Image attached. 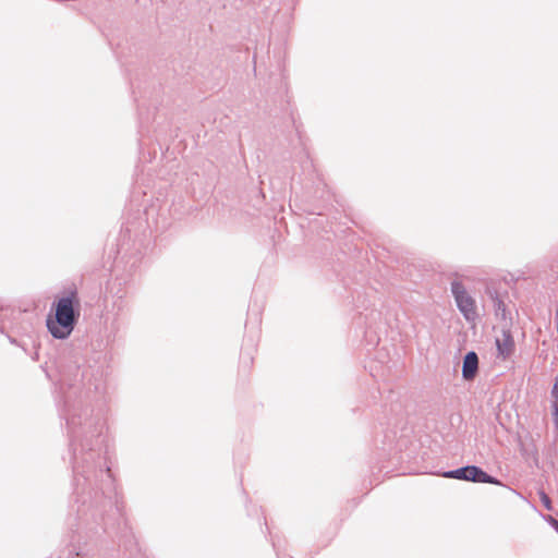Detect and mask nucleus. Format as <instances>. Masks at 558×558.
<instances>
[{
    "label": "nucleus",
    "mask_w": 558,
    "mask_h": 558,
    "mask_svg": "<svg viewBox=\"0 0 558 558\" xmlns=\"http://www.w3.org/2000/svg\"><path fill=\"white\" fill-rule=\"evenodd\" d=\"M125 231L129 232V233L132 231L129 222L126 223Z\"/></svg>",
    "instance_id": "16"
},
{
    "label": "nucleus",
    "mask_w": 558,
    "mask_h": 558,
    "mask_svg": "<svg viewBox=\"0 0 558 558\" xmlns=\"http://www.w3.org/2000/svg\"><path fill=\"white\" fill-rule=\"evenodd\" d=\"M538 495H539V499H541L542 504L544 505V507L547 510H551L553 507H551V500H550L549 496L543 490L539 492Z\"/></svg>",
    "instance_id": "11"
},
{
    "label": "nucleus",
    "mask_w": 558,
    "mask_h": 558,
    "mask_svg": "<svg viewBox=\"0 0 558 558\" xmlns=\"http://www.w3.org/2000/svg\"><path fill=\"white\" fill-rule=\"evenodd\" d=\"M543 519L558 533V520L547 514L543 515Z\"/></svg>",
    "instance_id": "14"
},
{
    "label": "nucleus",
    "mask_w": 558,
    "mask_h": 558,
    "mask_svg": "<svg viewBox=\"0 0 558 558\" xmlns=\"http://www.w3.org/2000/svg\"><path fill=\"white\" fill-rule=\"evenodd\" d=\"M155 211H156V206L155 205H150L149 207H146L144 209V215H145V218H146V223L148 226H150V219H154V215H155Z\"/></svg>",
    "instance_id": "12"
},
{
    "label": "nucleus",
    "mask_w": 558,
    "mask_h": 558,
    "mask_svg": "<svg viewBox=\"0 0 558 558\" xmlns=\"http://www.w3.org/2000/svg\"><path fill=\"white\" fill-rule=\"evenodd\" d=\"M53 316L48 315L46 326L56 339H66L74 330L80 315L81 303L76 289L70 290L53 303Z\"/></svg>",
    "instance_id": "2"
},
{
    "label": "nucleus",
    "mask_w": 558,
    "mask_h": 558,
    "mask_svg": "<svg viewBox=\"0 0 558 558\" xmlns=\"http://www.w3.org/2000/svg\"><path fill=\"white\" fill-rule=\"evenodd\" d=\"M550 397H551V409H553L554 422H555L556 428L558 429V393H556V388H551Z\"/></svg>",
    "instance_id": "10"
},
{
    "label": "nucleus",
    "mask_w": 558,
    "mask_h": 558,
    "mask_svg": "<svg viewBox=\"0 0 558 558\" xmlns=\"http://www.w3.org/2000/svg\"><path fill=\"white\" fill-rule=\"evenodd\" d=\"M485 295L492 302L495 315L501 319L506 318V304L495 286L489 284L485 289Z\"/></svg>",
    "instance_id": "8"
},
{
    "label": "nucleus",
    "mask_w": 558,
    "mask_h": 558,
    "mask_svg": "<svg viewBox=\"0 0 558 558\" xmlns=\"http://www.w3.org/2000/svg\"><path fill=\"white\" fill-rule=\"evenodd\" d=\"M0 332L7 333L12 344L21 347L26 353L27 343L19 341L13 335L26 336L29 341L34 340V325L25 312L12 307H0Z\"/></svg>",
    "instance_id": "3"
},
{
    "label": "nucleus",
    "mask_w": 558,
    "mask_h": 558,
    "mask_svg": "<svg viewBox=\"0 0 558 558\" xmlns=\"http://www.w3.org/2000/svg\"><path fill=\"white\" fill-rule=\"evenodd\" d=\"M446 478H454L472 483H485L502 486L501 481L477 465H465L454 470H449L442 473Z\"/></svg>",
    "instance_id": "4"
},
{
    "label": "nucleus",
    "mask_w": 558,
    "mask_h": 558,
    "mask_svg": "<svg viewBox=\"0 0 558 558\" xmlns=\"http://www.w3.org/2000/svg\"><path fill=\"white\" fill-rule=\"evenodd\" d=\"M56 366L57 404L65 422L73 471L62 557L83 558L89 550L88 541L108 532L111 521L122 517L110 468L106 416L99 404L104 381L99 367L77 352L61 354Z\"/></svg>",
    "instance_id": "1"
},
{
    "label": "nucleus",
    "mask_w": 558,
    "mask_h": 558,
    "mask_svg": "<svg viewBox=\"0 0 558 558\" xmlns=\"http://www.w3.org/2000/svg\"><path fill=\"white\" fill-rule=\"evenodd\" d=\"M478 356L476 352L469 351L462 361V378L466 381L473 380L478 373Z\"/></svg>",
    "instance_id": "7"
},
{
    "label": "nucleus",
    "mask_w": 558,
    "mask_h": 558,
    "mask_svg": "<svg viewBox=\"0 0 558 558\" xmlns=\"http://www.w3.org/2000/svg\"><path fill=\"white\" fill-rule=\"evenodd\" d=\"M29 342L33 347V352L29 353V356L32 357L33 361H38L39 360L38 345L36 344L35 339Z\"/></svg>",
    "instance_id": "15"
},
{
    "label": "nucleus",
    "mask_w": 558,
    "mask_h": 558,
    "mask_svg": "<svg viewBox=\"0 0 558 558\" xmlns=\"http://www.w3.org/2000/svg\"><path fill=\"white\" fill-rule=\"evenodd\" d=\"M138 263L140 257H134L132 260H130L129 275L121 277L117 276L108 287L109 293L116 299L113 302V307L117 310V314L121 313L126 306V290L123 288V286L128 284L131 274L136 271L138 268Z\"/></svg>",
    "instance_id": "6"
},
{
    "label": "nucleus",
    "mask_w": 558,
    "mask_h": 558,
    "mask_svg": "<svg viewBox=\"0 0 558 558\" xmlns=\"http://www.w3.org/2000/svg\"><path fill=\"white\" fill-rule=\"evenodd\" d=\"M124 537L126 539L124 541L123 546L125 547L126 550H130V556H132L133 547H136V544L133 542V538L131 536L125 534Z\"/></svg>",
    "instance_id": "13"
},
{
    "label": "nucleus",
    "mask_w": 558,
    "mask_h": 558,
    "mask_svg": "<svg viewBox=\"0 0 558 558\" xmlns=\"http://www.w3.org/2000/svg\"><path fill=\"white\" fill-rule=\"evenodd\" d=\"M496 347L498 356L502 357L504 360L508 359L512 354L514 350V340L509 330H504L502 338L496 339Z\"/></svg>",
    "instance_id": "9"
},
{
    "label": "nucleus",
    "mask_w": 558,
    "mask_h": 558,
    "mask_svg": "<svg viewBox=\"0 0 558 558\" xmlns=\"http://www.w3.org/2000/svg\"><path fill=\"white\" fill-rule=\"evenodd\" d=\"M450 291L454 298L456 304L465 320L474 322L477 317L475 300L468 293L461 281H452Z\"/></svg>",
    "instance_id": "5"
}]
</instances>
